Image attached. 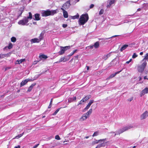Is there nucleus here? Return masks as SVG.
I'll use <instances>...</instances> for the list:
<instances>
[{"label":"nucleus","instance_id":"obj_1","mask_svg":"<svg viewBox=\"0 0 148 148\" xmlns=\"http://www.w3.org/2000/svg\"><path fill=\"white\" fill-rule=\"evenodd\" d=\"M57 13L56 10H47L43 11L41 12L42 16L46 17L49 16H53Z\"/></svg>","mask_w":148,"mask_h":148},{"label":"nucleus","instance_id":"obj_2","mask_svg":"<svg viewBox=\"0 0 148 148\" xmlns=\"http://www.w3.org/2000/svg\"><path fill=\"white\" fill-rule=\"evenodd\" d=\"M133 127L134 126L133 125H129L124 127L122 129H119L118 131H116V133L113 132L112 133L114 134V136H115L116 135L119 134L124 132Z\"/></svg>","mask_w":148,"mask_h":148},{"label":"nucleus","instance_id":"obj_3","mask_svg":"<svg viewBox=\"0 0 148 148\" xmlns=\"http://www.w3.org/2000/svg\"><path fill=\"white\" fill-rule=\"evenodd\" d=\"M88 16L87 14L82 15L79 19V24L81 25L84 24L88 20Z\"/></svg>","mask_w":148,"mask_h":148},{"label":"nucleus","instance_id":"obj_4","mask_svg":"<svg viewBox=\"0 0 148 148\" xmlns=\"http://www.w3.org/2000/svg\"><path fill=\"white\" fill-rule=\"evenodd\" d=\"M147 62L145 61L143 62L140 65H138L137 66V70L140 73L143 72L147 65Z\"/></svg>","mask_w":148,"mask_h":148},{"label":"nucleus","instance_id":"obj_5","mask_svg":"<svg viewBox=\"0 0 148 148\" xmlns=\"http://www.w3.org/2000/svg\"><path fill=\"white\" fill-rule=\"evenodd\" d=\"M29 21L26 18V17L25 16L22 19L20 20L18 22L19 25H28L29 24H27Z\"/></svg>","mask_w":148,"mask_h":148},{"label":"nucleus","instance_id":"obj_6","mask_svg":"<svg viewBox=\"0 0 148 148\" xmlns=\"http://www.w3.org/2000/svg\"><path fill=\"white\" fill-rule=\"evenodd\" d=\"M71 47L70 46H66L64 47H60V50L59 52V53L60 55H62L63 54L65 51L68 49H69Z\"/></svg>","mask_w":148,"mask_h":148},{"label":"nucleus","instance_id":"obj_7","mask_svg":"<svg viewBox=\"0 0 148 148\" xmlns=\"http://www.w3.org/2000/svg\"><path fill=\"white\" fill-rule=\"evenodd\" d=\"M70 5V1H67L63 5L62 8H63L64 10H66L69 7Z\"/></svg>","mask_w":148,"mask_h":148},{"label":"nucleus","instance_id":"obj_8","mask_svg":"<svg viewBox=\"0 0 148 148\" xmlns=\"http://www.w3.org/2000/svg\"><path fill=\"white\" fill-rule=\"evenodd\" d=\"M94 102V100H90L88 104L86 106V107L83 110V112H85L87 111L91 105Z\"/></svg>","mask_w":148,"mask_h":148},{"label":"nucleus","instance_id":"obj_9","mask_svg":"<svg viewBox=\"0 0 148 148\" xmlns=\"http://www.w3.org/2000/svg\"><path fill=\"white\" fill-rule=\"evenodd\" d=\"M115 2V0H108L107 1V8H109L111 5Z\"/></svg>","mask_w":148,"mask_h":148},{"label":"nucleus","instance_id":"obj_10","mask_svg":"<svg viewBox=\"0 0 148 148\" xmlns=\"http://www.w3.org/2000/svg\"><path fill=\"white\" fill-rule=\"evenodd\" d=\"M148 116V112L147 111L145 112L140 116V119L141 120H143L145 119Z\"/></svg>","mask_w":148,"mask_h":148},{"label":"nucleus","instance_id":"obj_11","mask_svg":"<svg viewBox=\"0 0 148 148\" xmlns=\"http://www.w3.org/2000/svg\"><path fill=\"white\" fill-rule=\"evenodd\" d=\"M107 139L105 138L104 139H101L99 140H96L92 143V144L93 145H94V144H97L99 143H101L102 142H104Z\"/></svg>","mask_w":148,"mask_h":148},{"label":"nucleus","instance_id":"obj_12","mask_svg":"<svg viewBox=\"0 0 148 148\" xmlns=\"http://www.w3.org/2000/svg\"><path fill=\"white\" fill-rule=\"evenodd\" d=\"M32 81V79H26L23 81L20 84V87H21L25 85L28 82Z\"/></svg>","mask_w":148,"mask_h":148},{"label":"nucleus","instance_id":"obj_13","mask_svg":"<svg viewBox=\"0 0 148 148\" xmlns=\"http://www.w3.org/2000/svg\"><path fill=\"white\" fill-rule=\"evenodd\" d=\"M148 93V88H146L142 91L141 92L140 94V97H142L145 94Z\"/></svg>","mask_w":148,"mask_h":148},{"label":"nucleus","instance_id":"obj_14","mask_svg":"<svg viewBox=\"0 0 148 148\" xmlns=\"http://www.w3.org/2000/svg\"><path fill=\"white\" fill-rule=\"evenodd\" d=\"M34 18H33V19L34 20L39 21L40 20V15L38 14H34Z\"/></svg>","mask_w":148,"mask_h":148},{"label":"nucleus","instance_id":"obj_15","mask_svg":"<svg viewBox=\"0 0 148 148\" xmlns=\"http://www.w3.org/2000/svg\"><path fill=\"white\" fill-rule=\"evenodd\" d=\"M30 41L31 44L36 42L38 43L40 41V39H38L37 38H35L32 39L30 40Z\"/></svg>","mask_w":148,"mask_h":148},{"label":"nucleus","instance_id":"obj_16","mask_svg":"<svg viewBox=\"0 0 148 148\" xmlns=\"http://www.w3.org/2000/svg\"><path fill=\"white\" fill-rule=\"evenodd\" d=\"M61 9L63 12L64 17L65 18L68 17V14L67 12L63 8H61Z\"/></svg>","mask_w":148,"mask_h":148},{"label":"nucleus","instance_id":"obj_17","mask_svg":"<svg viewBox=\"0 0 148 148\" xmlns=\"http://www.w3.org/2000/svg\"><path fill=\"white\" fill-rule=\"evenodd\" d=\"M101 143L97 145L95 148H100L102 147H104L105 146L106 143L104 142H102Z\"/></svg>","mask_w":148,"mask_h":148},{"label":"nucleus","instance_id":"obj_18","mask_svg":"<svg viewBox=\"0 0 148 148\" xmlns=\"http://www.w3.org/2000/svg\"><path fill=\"white\" fill-rule=\"evenodd\" d=\"M88 118V117L85 114H84L82 117L80 118V120L81 121H83L85 120Z\"/></svg>","mask_w":148,"mask_h":148},{"label":"nucleus","instance_id":"obj_19","mask_svg":"<svg viewBox=\"0 0 148 148\" xmlns=\"http://www.w3.org/2000/svg\"><path fill=\"white\" fill-rule=\"evenodd\" d=\"M25 59L18 60L16 61L15 64H19L21 63L22 62L25 61Z\"/></svg>","mask_w":148,"mask_h":148},{"label":"nucleus","instance_id":"obj_20","mask_svg":"<svg viewBox=\"0 0 148 148\" xmlns=\"http://www.w3.org/2000/svg\"><path fill=\"white\" fill-rule=\"evenodd\" d=\"M76 99V97H71L69 99L68 101L69 102L71 103L74 101H75Z\"/></svg>","mask_w":148,"mask_h":148},{"label":"nucleus","instance_id":"obj_21","mask_svg":"<svg viewBox=\"0 0 148 148\" xmlns=\"http://www.w3.org/2000/svg\"><path fill=\"white\" fill-rule=\"evenodd\" d=\"M99 47V44L98 41L96 42L93 45H92V47H94L96 49L98 48Z\"/></svg>","mask_w":148,"mask_h":148},{"label":"nucleus","instance_id":"obj_22","mask_svg":"<svg viewBox=\"0 0 148 148\" xmlns=\"http://www.w3.org/2000/svg\"><path fill=\"white\" fill-rule=\"evenodd\" d=\"M92 112V109H90L85 114L88 117L91 114Z\"/></svg>","mask_w":148,"mask_h":148},{"label":"nucleus","instance_id":"obj_23","mask_svg":"<svg viewBox=\"0 0 148 148\" xmlns=\"http://www.w3.org/2000/svg\"><path fill=\"white\" fill-rule=\"evenodd\" d=\"M35 84H32L31 86H30L28 88V90H27V92H30L32 89L33 87L35 85Z\"/></svg>","mask_w":148,"mask_h":148},{"label":"nucleus","instance_id":"obj_24","mask_svg":"<svg viewBox=\"0 0 148 148\" xmlns=\"http://www.w3.org/2000/svg\"><path fill=\"white\" fill-rule=\"evenodd\" d=\"M66 61V60L65 59L64 57H61L59 61L58 62H55V63L60 62H65Z\"/></svg>","mask_w":148,"mask_h":148},{"label":"nucleus","instance_id":"obj_25","mask_svg":"<svg viewBox=\"0 0 148 148\" xmlns=\"http://www.w3.org/2000/svg\"><path fill=\"white\" fill-rule=\"evenodd\" d=\"M128 45H123L120 49L121 51H123L125 49L128 47Z\"/></svg>","mask_w":148,"mask_h":148},{"label":"nucleus","instance_id":"obj_26","mask_svg":"<svg viewBox=\"0 0 148 148\" xmlns=\"http://www.w3.org/2000/svg\"><path fill=\"white\" fill-rule=\"evenodd\" d=\"M122 70V69L120 71H118V72H117L116 73H115L114 74H113L111 75L110 76V78H112L113 77H114L115 76V75L117 74H119V73L120 72H121Z\"/></svg>","mask_w":148,"mask_h":148},{"label":"nucleus","instance_id":"obj_27","mask_svg":"<svg viewBox=\"0 0 148 148\" xmlns=\"http://www.w3.org/2000/svg\"><path fill=\"white\" fill-rule=\"evenodd\" d=\"M29 15L27 17H26V18L28 20V19H31L32 18V15L31 12H29Z\"/></svg>","mask_w":148,"mask_h":148},{"label":"nucleus","instance_id":"obj_28","mask_svg":"<svg viewBox=\"0 0 148 148\" xmlns=\"http://www.w3.org/2000/svg\"><path fill=\"white\" fill-rule=\"evenodd\" d=\"M39 57L41 59H46L47 58V57L46 56L44 55H41Z\"/></svg>","mask_w":148,"mask_h":148},{"label":"nucleus","instance_id":"obj_29","mask_svg":"<svg viewBox=\"0 0 148 148\" xmlns=\"http://www.w3.org/2000/svg\"><path fill=\"white\" fill-rule=\"evenodd\" d=\"M70 2L72 4L74 5L76 3L78 2L79 0H70Z\"/></svg>","mask_w":148,"mask_h":148},{"label":"nucleus","instance_id":"obj_30","mask_svg":"<svg viewBox=\"0 0 148 148\" xmlns=\"http://www.w3.org/2000/svg\"><path fill=\"white\" fill-rule=\"evenodd\" d=\"M91 97V96L90 95H88L86 96L84 98V99L86 101L87 100H88V99H89Z\"/></svg>","mask_w":148,"mask_h":148},{"label":"nucleus","instance_id":"obj_31","mask_svg":"<svg viewBox=\"0 0 148 148\" xmlns=\"http://www.w3.org/2000/svg\"><path fill=\"white\" fill-rule=\"evenodd\" d=\"M44 34L41 33L40 34V36L39 37L38 39H40V41L41 40H42L43 38Z\"/></svg>","mask_w":148,"mask_h":148},{"label":"nucleus","instance_id":"obj_32","mask_svg":"<svg viewBox=\"0 0 148 148\" xmlns=\"http://www.w3.org/2000/svg\"><path fill=\"white\" fill-rule=\"evenodd\" d=\"M8 54H0V58H3L5 57H6V56H7L8 55Z\"/></svg>","mask_w":148,"mask_h":148},{"label":"nucleus","instance_id":"obj_33","mask_svg":"<svg viewBox=\"0 0 148 148\" xmlns=\"http://www.w3.org/2000/svg\"><path fill=\"white\" fill-rule=\"evenodd\" d=\"M86 101L84 99V98L80 101L78 105L83 104H84V103Z\"/></svg>","mask_w":148,"mask_h":148},{"label":"nucleus","instance_id":"obj_34","mask_svg":"<svg viewBox=\"0 0 148 148\" xmlns=\"http://www.w3.org/2000/svg\"><path fill=\"white\" fill-rule=\"evenodd\" d=\"M79 15L78 14H77L76 15L73 16L72 17V18L73 19L78 18H79Z\"/></svg>","mask_w":148,"mask_h":148},{"label":"nucleus","instance_id":"obj_35","mask_svg":"<svg viewBox=\"0 0 148 148\" xmlns=\"http://www.w3.org/2000/svg\"><path fill=\"white\" fill-rule=\"evenodd\" d=\"M11 41L13 42H15L16 41V38L14 37H12L11 38Z\"/></svg>","mask_w":148,"mask_h":148},{"label":"nucleus","instance_id":"obj_36","mask_svg":"<svg viewBox=\"0 0 148 148\" xmlns=\"http://www.w3.org/2000/svg\"><path fill=\"white\" fill-rule=\"evenodd\" d=\"M99 132L98 131H96L95 132L93 135H92V136L93 137H94L95 136H96L99 135Z\"/></svg>","mask_w":148,"mask_h":148},{"label":"nucleus","instance_id":"obj_37","mask_svg":"<svg viewBox=\"0 0 148 148\" xmlns=\"http://www.w3.org/2000/svg\"><path fill=\"white\" fill-rule=\"evenodd\" d=\"M24 133V132H23V133L22 134H20L19 135H18L17 136H16L15 137V138H17V139L20 138V137H21L23 135Z\"/></svg>","mask_w":148,"mask_h":148},{"label":"nucleus","instance_id":"obj_38","mask_svg":"<svg viewBox=\"0 0 148 148\" xmlns=\"http://www.w3.org/2000/svg\"><path fill=\"white\" fill-rule=\"evenodd\" d=\"M148 59V53H146L145 56V57L144 58L143 60V61L144 62V61L145 60H147Z\"/></svg>","mask_w":148,"mask_h":148},{"label":"nucleus","instance_id":"obj_39","mask_svg":"<svg viewBox=\"0 0 148 148\" xmlns=\"http://www.w3.org/2000/svg\"><path fill=\"white\" fill-rule=\"evenodd\" d=\"M12 47L13 45L11 43H10L9 44L8 48L9 49H10Z\"/></svg>","mask_w":148,"mask_h":148},{"label":"nucleus","instance_id":"obj_40","mask_svg":"<svg viewBox=\"0 0 148 148\" xmlns=\"http://www.w3.org/2000/svg\"><path fill=\"white\" fill-rule=\"evenodd\" d=\"M60 108H59L55 112L53 113V115H55L60 110Z\"/></svg>","mask_w":148,"mask_h":148},{"label":"nucleus","instance_id":"obj_41","mask_svg":"<svg viewBox=\"0 0 148 148\" xmlns=\"http://www.w3.org/2000/svg\"><path fill=\"white\" fill-rule=\"evenodd\" d=\"M55 139L57 140H60V138L58 135H56L55 137Z\"/></svg>","mask_w":148,"mask_h":148},{"label":"nucleus","instance_id":"obj_42","mask_svg":"<svg viewBox=\"0 0 148 148\" xmlns=\"http://www.w3.org/2000/svg\"><path fill=\"white\" fill-rule=\"evenodd\" d=\"M137 56L138 55L135 53H134L132 56V58H135L137 57Z\"/></svg>","mask_w":148,"mask_h":148},{"label":"nucleus","instance_id":"obj_43","mask_svg":"<svg viewBox=\"0 0 148 148\" xmlns=\"http://www.w3.org/2000/svg\"><path fill=\"white\" fill-rule=\"evenodd\" d=\"M104 12V10L103 9H102L101 10L99 11V14L100 15H101Z\"/></svg>","mask_w":148,"mask_h":148},{"label":"nucleus","instance_id":"obj_44","mask_svg":"<svg viewBox=\"0 0 148 148\" xmlns=\"http://www.w3.org/2000/svg\"><path fill=\"white\" fill-rule=\"evenodd\" d=\"M103 58L104 60H106L108 58V57H107L106 55H105L103 56Z\"/></svg>","mask_w":148,"mask_h":148},{"label":"nucleus","instance_id":"obj_45","mask_svg":"<svg viewBox=\"0 0 148 148\" xmlns=\"http://www.w3.org/2000/svg\"><path fill=\"white\" fill-rule=\"evenodd\" d=\"M76 51H77V50H74V51H73L72 53H71L70 54V56H71L72 55H73L75 52Z\"/></svg>","mask_w":148,"mask_h":148},{"label":"nucleus","instance_id":"obj_46","mask_svg":"<svg viewBox=\"0 0 148 148\" xmlns=\"http://www.w3.org/2000/svg\"><path fill=\"white\" fill-rule=\"evenodd\" d=\"M118 36V35H115L114 36H112V37H110V38H106L105 39V40H108L109 39L111 38H112L113 37H116V36Z\"/></svg>","mask_w":148,"mask_h":148},{"label":"nucleus","instance_id":"obj_47","mask_svg":"<svg viewBox=\"0 0 148 148\" xmlns=\"http://www.w3.org/2000/svg\"><path fill=\"white\" fill-rule=\"evenodd\" d=\"M132 60V59H130L129 61H127L126 62V64H129L130 63Z\"/></svg>","mask_w":148,"mask_h":148},{"label":"nucleus","instance_id":"obj_48","mask_svg":"<svg viewBox=\"0 0 148 148\" xmlns=\"http://www.w3.org/2000/svg\"><path fill=\"white\" fill-rule=\"evenodd\" d=\"M67 25L66 24H63L62 25V27L64 28H65V27H67Z\"/></svg>","mask_w":148,"mask_h":148},{"label":"nucleus","instance_id":"obj_49","mask_svg":"<svg viewBox=\"0 0 148 148\" xmlns=\"http://www.w3.org/2000/svg\"><path fill=\"white\" fill-rule=\"evenodd\" d=\"M94 6V5L93 4H91L90 6V9L92 8Z\"/></svg>","mask_w":148,"mask_h":148},{"label":"nucleus","instance_id":"obj_50","mask_svg":"<svg viewBox=\"0 0 148 148\" xmlns=\"http://www.w3.org/2000/svg\"><path fill=\"white\" fill-rule=\"evenodd\" d=\"M39 145V144H38L36 145H34V147H33V148H36V147H37Z\"/></svg>","mask_w":148,"mask_h":148},{"label":"nucleus","instance_id":"obj_51","mask_svg":"<svg viewBox=\"0 0 148 148\" xmlns=\"http://www.w3.org/2000/svg\"><path fill=\"white\" fill-rule=\"evenodd\" d=\"M106 56H107L108 58H109L110 56V53H109L107 54L106 55Z\"/></svg>","mask_w":148,"mask_h":148},{"label":"nucleus","instance_id":"obj_52","mask_svg":"<svg viewBox=\"0 0 148 148\" xmlns=\"http://www.w3.org/2000/svg\"><path fill=\"white\" fill-rule=\"evenodd\" d=\"M133 99V97H131V98H130V99H128V100L129 101H132V100Z\"/></svg>","mask_w":148,"mask_h":148},{"label":"nucleus","instance_id":"obj_53","mask_svg":"<svg viewBox=\"0 0 148 148\" xmlns=\"http://www.w3.org/2000/svg\"><path fill=\"white\" fill-rule=\"evenodd\" d=\"M21 146L20 145H18L17 146H15L14 148H20Z\"/></svg>","mask_w":148,"mask_h":148},{"label":"nucleus","instance_id":"obj_54","mask_svg":"<svg viewBox=\"0 0 148 148\" xmlns=\"http://www.w3.org/2000/svg\"><path fill=\"white\" fill-rule=\"evenodd\" d=\"M10 68H11L10 67H6L5 69V71H6V70H8V69H10Z\"/></svg>","mask_w":148,"mask_h":148},{"label":"nucleus","instance_id":"obj_55","mask_svg":"<svg viewBox=\"0 0 148 148\" xmlns=\"http://www.w3.org/2000/svg\"><path fill=\"white\" fill-rule=\"evenodd\" d=\"M53 99H51V101H50V105H52V101H53Z\"/></svg>","mask_w":148,"mask_h":148},{"label":"nucleus","instance_id":"obj_56","mask_svg":"<svg viewBox=\"0 0 148 148\" xmlns=\"http://www.w3.org/2000/svg\"><path fill=\"white\" fill-rule=\"evenodd\" d=\"M144 79H147L148 80V77L147 76H145L144 77Z\"/></svg>","mask_w":148,"mask_h":148},{"label":"nucleus","instance_id":"obj_57","mask_svg":"<svg viewBox=\"0 0 148 148\" xmlns=\"http://www.w3.org/2000/svg\"><path fill=\"white\" fill-rule=\"evenodd\" d=\"M53 138V136H50L49 137V139H50L52 138Z\"/></svg>","mask_w":148,"mask_h":148},{"label":"nucleus","instance_id":"obj_58","mask_svg":"<svg viewBox=\"0 0 148 148\" xmlns=\"http://www.w3.org/2000/svg\"><path fill=\"white\" fill-rule=\"evenodd\" d=\"M141 10V9L140 8H139L137 9V11H139Z\"/></svg>","mask_w":148,"mask_h":148},{"label":"nucleus","instance_id":"obj_59","mask_svg":"<svg viewBox=\"0 0 148 148\" xmlns=\"http://www.w3.org/2000/svg\"><path fill=\"white\" fill-rule=\"evenodd\" d=\"M51 105H50L49 104V105L48 108H50L51 107Z\"/></svg>","mask_w":148,"mask_h":148},{"label":"nucleus","instance_id":"obj_60","mask_svg":"<svg viewBox=\"0 0 148 148\" xmlns=\"http://www.w3.org/2000/svg\"><path fill=\"white\" fill-rule=\"evenodd\" d=\"M143 53L142 52H140V55H143Z\"/></svg>","mask_w":148,"mask_h":148},{"label":"nucleus","instance_id":"obj_61","mask_svg":"<svg viewBox=\"0 0 148 148\" xmlns=\"http://www.w3.org/2000/svg\"><path fill=\"white\" fill-rule=\"evenodd\" d=\"M33 24L34 25H36V22H33Z\"/></svg>","mask_w":148,"mask_h":148},{"label":"nucleus","instance_id":"obj_62","mask_svg":"<svg viewBox=\"0 0 148 148\" xmlns=\"http://www.w3.org/2000/svg\"><path fill=\"white\" fill-rule=\"evenodd\" d=\"M87 70H88L89 69V67L88 66H87Z\"/></svg>","mask_w":148,"mask_h":148},{"label":"nucleus","instance_id":"obj_63","mask_svg":"<svg viewBox=\"0 0 148 148\" xmlns=\"http://www.w3.org/2000/svg\"><path fill=\"white\" fill-rule=\"evenodd\" d=\"M89 138V136H86L85 137V138H86V139H87V138Z\"/></svg>","mask_w":148,"mask_h":148},{"label":"nucleus","instance_id":"obj_64","mask_svg":"<svg viewBox=\"0 0 148 148\" xmlns=\"http://www.w3.org/2000/svg\"><path fill=\"white\" fill-rule=\"evenodd\" d=\"M75 58H78V55H77L75 57Z\"/></svg>","mask_w":148,"mask_h":148}]
</instances>
